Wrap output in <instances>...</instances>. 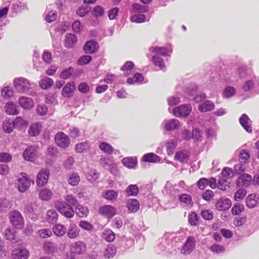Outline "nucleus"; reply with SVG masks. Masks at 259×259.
<instances>
[{
    "label": "nucleus",
    "instance_id": "4468645a",
    "mask_svg": "<svg viewBox=\"0 0 259 259\" xmlns=\"http://www.w3.org/2000/svg\"><path fill=\"white\" fill-rule=\"evenodd\" d=\"M190 156V153L186 150H179L176 153L174 159L181 163L187 162Z\"/></svg>",
    "mask_w": 259,
    "mask_h": 259
},
{
    "label": "nucleus",
    "instance_id": "e433bc0d",
    "mask_svg": "<svg viewBox=\"0 0 259 259\" xmlns=\"http://www.w3.org/2000/svg\"><path fill=\"white\" fill-rule=\"evenodd\" d=\"M90 149V144L88 142L77 144L75 146V151L77 153H83Z\"/></svg>",
    "mask_w": 259,
    "mask_h": 259
},
{
    "label": "nucleus",
    "instance_id": "bb28decb",
    "mask_svg": "<svg viewBox=\"0 0 259 259\" xmlns=\"http://www.w3.org/2000/svg\"><path fill=\"white\" fill-rule=\"evenodd\" d=\"M58 219V214L55 209H50L46 213V220L50 223H54Z\"/></svg>",
    "mask_w": 259,
    "mask_h": 259
},
{
    "label": "nucleus",
    "instance_id": "a211bd4d",
    "mask_svg": "<svg viewBox=\"0 0 259 259\" xmlns=\"http://www.w3.org/2000/svg\"><path fill=\"white\" fill-rule=\"evenodd\" d=\"M231 201L229 199L222 198L217 201L216 207L220 210H226L231 207Z\"/></svg>",
    "mask_w": 259,
    "mask_h": 259
},
{
    "label": "nucleus",
    "instance_id": "ea45409f",
    "mask_svg": "<svg viewBox=\"0 0 259 259\" xmlns=\"http://www.w3.org/2000/svg\"><path fill=\"white\" fill-rule=\"evenodd\" d=\"M118 195V192L113 190L105 191L103 193L104 197L105 199L111 201L115 200L117 199Z\"/></svg>",
    "mask_w": 259,
    "mask_h": 259
},
{
    "label": "nucleus",
    "instance_id": "4be33fe9",
    "mask_svg": "<svg viewBox=\"0 0 259 259\" xmlns=\"http://www.w3.org/2000/svg\"><path fill=\"white\" fill-rule=\"evenodd\" d=\"M127 207L131 212H136L139 209V202L136 199H129L127 201Z\"/></svg>",
    "mask_w": 259,
    "mask_h": 259
},
{
    "label": "nucleus",
    "instance_id": "0e129e2a",
    "mask_svg": "<svg viewBox=\"0 0 259 259\" xmlns=\"http://www.w3.org/2000/svg\"><path fill=\"white\" fill-rule=\"evenodd\" d=\"M73 68L70 67L63 70L60 74V77L63 79H67L70 77L73 73Z\"/></svg>",
    "mask_w": 259,
    "mask_h": 259
},
{
    "label": "nucleus",
    "instance_id": "b1692460",
    "mask_svg": "<svg viewBox=\"0 0 259 259\" xmlns=\"http://www.w3.org/2000/svg\"><path fill=\"white\" fill-rule=\"evenodd\" d=\"M2 128L6 133H11L15 128L13 120L10 119H5L3 122Z\"/></svg>",
    "mask_w": 259,
    "mask_h": 259
},
{
    "label": "nucleus",
    "instance_id": "79ce46f5",
    "mask_svg": "<svg viewBox=\"0 0 259 259\" xmlns=\"http://www.w3.org/2000/svg\"><path fill=\"white\" fill-rule=\"evenodd\" d=\"M80 181V177L77 173L70 174L68 179L69 184L73 186L77 185Z\"/></svg>",
    "mask_w": 259,
    "mask_h": 259
},
{
    "label": "nucleus",
    "instance_id": "cd10ccee",
    "mask_svg": "<svg viewBox=\"0 0 259 259\" xmlns=\"http://www.w3.org/2000/svg\"><path fill=\"white\" fill-rule=\"evenodd\" d=\"M42 248L48 254H53L57 250V246L50 241L45 242Z\"/></svg>",
    "mask_w": 259,
    "mask_h": 259
},
{
    "label": "nucleus",
    "instance_id": "473e14b6",
    "mask_svg": "<svg viewBox=\"0 0 259 259\" xmlns=\"http://www.w3.org/2000/svg\"><path fill=\"white\" fill-rule=\"evenodd\" d=\"M258 198L255 194L249 195L246 199V205L250 208H253L257 204Z\"/></svg>",
    "mask_w": 259,
    "mask_h": 259
},
{
    "label": "nucleus",
    "instance_id": "052dcab7",
    "mask_svg": "<svg viewBox=\"0 0 259 259\" xmlns=\"http://www.w3.org/2000/svg\"><path fill=\"white\" fill-rule=\"evenodd\" d=\"M231 210L234 215H238L242 212L244 211V207L243 205L240 203H237L233 206Z\"/></svg>",
    "mask_w": 259,
    "mask_h": 259
},
{
    "label": "nucleus",
    "instance_id": "f8f14e48",
    "mask_svg": "<svg viewBox=\"0 0 259 259\" xmlns=\"http://www.w3.org/2000/svg\"><path fill=\"white\" fill-rule=\"evenodd\" d=\"M75 89L74 82H67L62 90V96L65 98H70L73 95Z\"/></svg>",
    "mask_w": 259,
    "mask_h": 259
},
{
    "label": "nucleus",
    "instance_id": "412c9836",
    "mask_svg": "<svg viewBox=\"0 0 259 259\" xmlns=\"http://www.w3.org/2000/svg\"><path fill=\"white\" fill-rule=\"evenodd\" d=\"M165 146L167 154L172 155L177 146V143L172 139H169L165 142Z\"/></svg>",
    "mask_w": 259,
    "mask_h": 259
},
{
    "label": "nucleus",
    "instance_id": "c9c22d12",
    "mask_svg": "<svg viewBox=\"0 0 259 259\" xmlns=\"http://www.w3.org/2000/svg\"><path fill=\"white\" fill-rule=\"evenodd\" d=\"M54 81L52 79L46 77L39 81L40 87L43 90H47L51 88L53 84Z\"/></svg>",
    "mask_w": 259,
    "mask_h": 259
},
{
    "label": "nucleus",
    "instance_id": "338daca9",
    "mask_svg": "<svg viewBox=\"0 0 259 259\" xmlns=\"http://www.w3.org/2000/svg\"><path fill=\"white\" fill-rule=\"evenodd\" d=\"M179 200L181 202L186 203L187 205L192 204V199L190 195L184 194L179 196Z\"/></svg>",
    "mask_w": 259,
    "mask_h": 259
},
{
    "label": "nucleus",
    "instance_id": "09e8293b",
    "mask_svg": "<svg viewBox=\"0 0 259 259\" xmlns=\"http://www.w3.org/2000/svg\"><path fill=\"white\" fill-rule=\"evenodd\" d=\"M116 253V247L113 245L108 246L105 250L104 256L106 258L113 257Z\"/></svg>",
    "mask_w": 259,
    "mask_h": 259
},
{
    "label": "nucleus",
    "instance_id": "6e6d98bb",
    "mask_svg": "<svg viewBox=\"0 0 259 259\" xmlns=\"http://www.w3.org/2000/svg\"><path fill=\"white\" fill-rule=\"evenodd\" d=\"M246 194V191L245 189L240 188L238 189L234 194V199L236 201H241Z\"/></svg>",
    "mask_w": 259,
    "mask_h": 259
},
{
    "label": "nucleus",
    "instance_id": "c756f323",
    "mask_svg": "<svg viewBox=\"0 0 259 259\" xmlns=\"http://www.w3.org/2000/svg\"><path fill=\"white\" fill-rule=\"evenodd\" d=\"M53 231L57 236L62 237L66 233V228L64 225L61 224H57L53 227Z\"/></svg>",
    "mask_w": 259,
    "mask_h": 259
},
{
    "label": "nucleus",
    "instance_id": "dca6fc26",
    "mask_svg": "<svg viewBox=\"0 0 259 259\" xmlns=\"http://www.w3.org/2000/svg\"><path fill=\"white\" fill-rule=\"evenodd\" d=\"M98 44L96 41L91 40L85 43L83 49L87 53L93 54L98 51Z\"/></svg>",
    "mask_w": 259,
    "mask_h": 259
},
{
    "label": "nucleus",
    "instance_id": "a878e982",
    "mask_svg": "<svg viewBox=\"0 0 259 259\" xmlns=\"http://www.w3.org/2000/svg\"><path fill=\"white\" fill-rule=\"evenodd\" d=\"M122 163L127 168H135L137 164L136 158L134 157H124L122 160Z\"/></svg>",
    "mask_w": 259,
    "mask_h": 259
},
{
    "label": "nucleus",
    "instance_id": "a19ab883",
    "mask_svg": "<svg viewBox=\"0 0 259 259\" xmlns=\"http://www.w3.org/2000/svg\"><path fill=\"white\" fill-rule=\"evenodd\" d=\"M5 110L6 113L9 115H17L18 114L15 105L12 102H8L6 104Z\"/></svg>",
    "mask_w": 259,
    "mask_h": 259
},
{
    "label": "nucleus",
    "instance_id": "7ed1b4c3",
    "mask_svg": "<svg viewBox=\"0 0 259 259\" xmlns=\"http://www.w3.org/2000/svg\"><path fill=\"white\" fill-rule=\"evenodd\" d=\"M9 219L12 225L17 229H22L24 226V220L21 213L18 211L10 212Z\"/></svg>",
    "mask_w": 259,
    "mask_h": 259
},
{
    "label": "nucleus",
    "instance_id": "de8ad7c7",
    "mask_svg": "<svg viewBox=\"0 0 259 259\" xmlns=\"http://www.w3.org/2000/svg\"><path fill=\"white\" fill-rule=\"evenodd\" d=\"M127 196H136L139 192V188L136 185H130L125 190Z\"/></svg>",
    "mask_w": 259,
    "mask_h": 259
},
{
    "label": "nucleus",
    "instance_id": "69168bd1",
    "mask_svg": "<svg viewBox=\"0 0 259 259\" xmlns=\"http://www.w3.org/2000/svg\"><path fill=\"white\" fill-rule=\"evenodd\" d=\"M208 180L206 178H200L197 182V185L199 189H204L208 185Z\"/></svg>",
    "mask_w": 259,
    "mask_h": 259
},
{
    "label": "nucleus",
    "instance_id": "f704fd0d",
    "mask_svg": "<svg viewBox=\"0 0 259 259\" xmlns=\"http://www.w3.org/2000/svg\"><path fill=\"white\" fill-rule=\"evenodd\" d=\"M198 108L201 112L210 111L214 109V105L211 101H207L200 105Z\"/></svg>",
    "mask_w": 259,
    "mask_h": 259
},
{
    "label": "nucleus",
    "instance_id": "3c124183",
    "mask_svg": "<svg viewBox=\"0 0 259 259\" xmlns=\"http://www.w3.org/2000/svg\"><path fill=\"white\" fill-rule=\"evenodd\" d=\"M15 127L21 128L26 127L28 123L21 117H17L14 120H13Z\"/></svg>",
    "mask_w": 259,
    "mask_h": 259
},
{
    "label": "nucleus",
    "instance_id": "aec40b11",
    "mask_svg": "<svg viewBox=\"0 0 259 259\" xmlns=\"http://www.w3.org/2000/svg\"><path fill=\"white\" fill-rule=\"evenodd\" d=\"M142 160L146 162L157 163L160 162L161 158L153 153H149L143 156Z\"/></svg>",
    "mask_w": 259,
    "mask_h": 259
},
{
    "label": "nucleus",
    "instance_id": "f257e3e1",
    "mask_svg": "<svg viewBox=\"0 0 259 259\" xmlns=\"http://www.w3.org/2000/svg\"><path fill=\"white\" fill-rule=\"evenodd\" d=\"M55 206L58 211L65 217L69 219L73 217L74 215L73 209L65 201H56Z\"/></svg>",
    "mask_w": 259,
    "mask_h": 259
},
{
    "label": "nucleus",
    "instance_id": "2f4dec72",
    "mask_svg": "<svg viewBox=\"0 0 259 259\" xmlns=\"http://www.w3.org/2000/svg\"><path fill=\"white\" fill-rule=\"evenodd\" d=\"M102 238L107 242H112L115 239V234L110 229H105L102 234Z\"/></svg>",
    "mask_w": 259,
    "mask_h": 259
},
{
    "label": "nucleus",
    "instance_id": "e2e57ef3",
    "mask_svg": "<svg viewBox=\"0 0 259 259\" xmlns=\"http://www.w3.org/2000/svg\"><path fill=\"white\" fill-rule=\"evenodd\" d=\"M91 60L92 57L90 56L83 55L78 59L77 63L79 65H84L89 63Z\"/></svg>",
    "mask_w": 259,
    "mask_h": 259
},
{
    "label": "nucleus",
    "instance_id": "c03bdc74",
    "mask_svg": "<svg viewBox=\"0 0 259 259\" xmlns=\"http://www.w3.org/2000/svg\"><path fill=\"white\" fill-rule=\"evenodd\" d=\"M230 182L228 179L221 177L219 180L218 187L223 191L226 190L229 188Z\"/></svg>",
    "mask_w": 259,
    "mask_h": 259
},
{
    "label": "nucleus",
    "instance_id": "9b49d317",
    "mask_svg": "<svg viewBox=\"0 0 259 259\" xmlns=\"http://www.w3.org/2000/svg\"><path fill=\"white\" fill-rule=\"evenodd\" d=\"M116 209L114 207L110 205H105L99 208V212L100 214L111 218L116 214Z\"/></svg>",
    "mask_w": 259,
    "mask_h": 259
},
{
    "label": "nucleus",
    "instance_id": "ddd939ff",
    "mask_svg": "<svg viewBox=\"0 0 259 259\" xmlns=\"http://www.w3.org/2000/svg\"><path fill=\"white\" fill-rule=\"evenodd\" d=\"M53 195L52 191L48 188H44L41 189L38 192L39 198L44 201H50Z\"/></svg>",
    "mask_w": 259,
    "mask_h": 259
},
{
    "label": "nucleus",
    "instance_id": "2eb2a0df",
    "mask_svg": "<svg viewBox=\"0 0 259 259\" xmlns=\"http://www.w3.org/2000/svg\"><path fill=\"white\" fill-rule=\"evenodd\" d=\"M252 177L250 175L243 174L239 177L237 182V185L239 187H246L249 186Z\"/></svg>",
    "mask_w": 259,
    "mask_h": 259
},
{
    "label": "nucleus",
    "instance_id": "f3484780",
    "mask_svg": "<svg viewBox=\"0 0 259 259\" xmlns=\"http://www.w3.org/2000/svg\"><path fill=\"white\" fill-rule=\"evenodd\" d=\"M20 106L25 109H31L34 106L33 100L29 97H21L19 99Z\"/></svg>",
    "mask_w": 259,
    "mask_h": 259
},
{
    "label": "nucleus",
    "instance_id": "603ef678",
    "mask_svg": "<svg viewBox=\"0 0 259 259\" xmlns=\"http://www.w3.org/2000/svg\"><path fill=\"white\" fill-rule=\"evenodd\" d=\"M5 238L9 241H15V234L13 230L9 228H7L4 233Z\"/></svg>",
    "mask_w": 259,
    "mask_h": 259
},
{
    "label": "nucleus",
    "instance_id": "7c9ffc66",
    "mask_svg": "<svg viewBox=\"0 0 259 259\" xmlns=\"http://www.w3.org/2000/svg\"><path fill=\"white\" fill-rule=\"evenodd\" d=\"M240 123L243 128L248 132H251L252 128L249 125L250 119L245 114L242 115L239 119Z\"/></svg>",
    "mask_w": 259,
    "mask_h": 259
},
{
    "label": "nucleus",
    "instance_id": "c85d7f7f",
    "mask_svg": "<svg viewBox=\"0 0 259 259\" xmlns=\"http://www.w3.org/2000/svg\"><path fill=\"white\" fill-rule=\"evenodd\" d=\"M75 212L80 218H84L89 214V210L87 206L78 204L76 207Z\"/></svg>",
    "mask_w": 259,
    "mask_h": 259
},
{
    "label": "nucleus",
    "instance_id": "5701e85b",
    "mask_svg": "<svg viewBox=\"0 0 259 259\" xmlns=\"http://www.w3.org/2000/svg\"><path fill=\"white\" fill-rule=\"evenodd\" d=\"M41 124L39 123L36 122L32 124L28 130V134L31 136H36L38 135L41 130Z\"/></svg>",
    "mask_w": 259,
    "mask_h": 259
},
{
    "label": "nucleus",
    "instance_id": "393cba45",
    "mask_svg": "<svg viewBox=\"0 0 259 259\" xmlns=\"http://www.w3.org/2000/svg\"><path fill=\"white\" fill-rule=\"evenodd\" d=\"M180 126V123L179 120L177 119H172L165 124V128L168 131H172L178 128Z\"/></svg>",
    "mask_w": 259,
    "mask_h": 259
},
{
    "label": "nucleus",
    "instance_id": "f03ea898",
    "mask_svg": "<svg viewBox=\"0 0 259 259\" xmlns=\"http://www.w3.org/2000/svg\"><path fill=\"white\" fill-rule=\"evenodd\" d=\"M17 181L18 190L20 193L25 192L31 186V180L28 175L25 172L20 173Z\"/></svg>",
    "mask_w": 259,
    "mask_h": 259
},
{
    "label": "nucleus",
    "instance_id": "423d86ee",
    "mask_svg": "<svg viewBox=\"0 0 259 259\" xmlns=\"http://www.w3.org/2000/svg\"><path fill=\"white\" fill-rule=\"evenodd\" d=\"M50 176V171L48 169H42L37 174L36 179V183L38 187L46 186Z\"/></svg>",
    "mask_w": 259,
    "mask_h": 259
},
{
    "label": "nucleus",
    "instance_id": "5fc2aeb1",
    "mask_svg": "<svg viewBox=\"0 0 259 259\" xmlns=\"http://www.w3.org/2000/svg\"><path fill=\"white\" fill-rule=\"evenodd\" d=\"M152 61L155 66L159 67L160 69L162 70L165 68L163 60L160 57L157 56H154L152 57Z\"/></svg>",
    "mask_w": 259,
    "mask_h": 259
},
{
    "label": "nucleus",
    "instance_id": "680f3d73",
    "mask_svg": "<svg viewBox=\"0 0 259 259\" xmlns=\"http://www.w3.org/2000/svg\"><path fill=\"white\" fill-rule=\"evenodd\" d=\"M79 226L84 230L92 231L94 227L92 224L85 221H81L79 223Z\"/></svg>",
    "mask_w": 259,
    "mask_h": 259
},
{
    "label": "nucleus",
    "instance_id": "1a4fd4ad",
    "mask_svg": "<svg viewBox=\"0 0 259 259\" xmlns=\"http://www.w3.org/2000/svg\"><path fill=\"white\" fill-rule=\"evenodd\" d=\"M30 255L29 251L25 248H16L12 251L13 259H27Z\"/></svg>",
    "mask_w": 259,
    "mask_h": 259
},
{
    "label": "nucleus",
    "instance_id": "6ab92c4d",
    "mask_svg": "<svg viewBox=\"0 0 259 259\" xmlns=\"http://www.w3.org/2000/svg\"><path fill=\"white\" fill-rule=\"evenodd\" d=\"M77 41V36L73 34H67L64 40V46L67 48H72Z\"/></svg>",
    "mask_w": 259,
    "mask_h": 259
},
{
    "label": "nucleus",
    "instance_id": "37998d69",
    "mask_svg": "<svg viewBox=\"0 0 259 259\" xmlns=\"http://www.w3.org/2000/svg\"><path fill=\"white\" fill-rule=\"evenodd\" d=\"M236 93V89L231 86H228L224 89L222 96L225 98H230L233 96Z\"/></svg>",
    "mask_w": 259,
    "mask_h": 259
},
{
    "label": "nucleus",
    "instance_id": "a18cd8bd",
    "mask_svg": "<svg viewBox=\"0 0 259 259\" xmlns=\"http://www.w3.org/2000/svg\"><path fill=\"white\" fill-rule=\"evenodd\" d=\"M188 222L192 226H196L199 224V217L195 212H192L188 216Z\"/></svg>",
    "mask_w": 259,
    "mask_h": 259
},
{
    "label": "nucleus",
    "instance_id": "4c0bfd02",
    "mask_svg": "<svg viewBox=\"0 0 259 259\" xmlns=\"http://www.w3.org/2000/svg\"><path fill=\"white\" fill-rule=\"evenodd\" d=\"M99 149L103 152L110 155L112 154L114 151V148L107 143L102 142L99 145Z\"/></svg>",
    "mask_w": 259,
    "mask_h": 259
},
{
    "label": "nucleus",
    "instance_id": "774afa93",
    "mask_svg": "<svg viewBox=\"0 0 259 259\" xmlns=\"http://www.w3.org/2000/svg\"><path fill=\"white\" fill-rule=\"evenodd\" d=\"M197 91V87L195 85H192L190 87L187 88L185 90V93L186 95L189 97L194 96Z\"/></svg>",
    "mask_w": 259,
    "mask_h": 259
},
{
    "label": "nucleus",
    "instance_id": "58836bf2",
    "mask_svg": "<svg viewBox=\"0 0 259 259\" xmlns=\"http://www.w3.org/2000/svg\"><path fill=\"white\" fill-rule=\"evenodd\" d=\"M151 51L156 54L161 55L163 56H166L171 53V50H168L165 47H153L151 48Z\"/></svg>",
    "mask_w": 259,
    "mask_h": 259
},
{
    "label": "nucleus",
    "instance_id": "bf43d9fd",
    "mask_svg": "<svg viewBox=\"0 0 259 259\" xmlns=\"http://www.w3.org/2000/svg\"><path fill=\"white\" fill-rule=\"evenodd\" d=\"M146 17L144 14H137L131 17V21L132 22L143 23L145 21Z\"/></svg>",
    "mask_w": 259,
    "mask_h": 259
},
{
    "label": "nucleus",
    "instance_id": "20e7f679",
    "mask_svg": "<svg viewBox=\"0 0 259 259\" xmlns=\"http://www.w3.org/2000/svg\"><path fill=\"white\" fill-rule=\"evenodd\" d=\"M56 144L62 148H66L70 144V141L69 137L63 132H59L57 133L55 137Z\"/></svg>",
    "mask_w": 259,
    "mask_h": 259
},
{
    "label": "nucleus",
    "instance_id": "6e6552de",
    "mask_svg": "<svg viewBox=\"0 0 259 259\" xmlns=\"http://www.w3.org/2000/svg\"><path fill=\"white\" fill-rule=\"evenodd\" d=\"M191 111L190 105L184 104L175 108L173 110V114L178 117H184L187 116Z\"/></svg>",
    "mask_w": 259,
    "mask_h": 259
},
{
    "label": "nucleus",
    "instance_id": "72a5a7b5",
    "mask_svg": "<svg viewBox=\"0 0 259 259\" xmlns=\"http://www.w3.org/2000/svg\"><path fill=\"white\" fill-rule=\"evenodd\" d=\"M68 237L70 239L75 238L79 235V230L75 224H71L67 232Z\"/></svg>",
    "mask_w": 259,
    "mask_h": 259
},
{
    "label": "nucleus",
    "instance_id": "4d7b16f0",
    "mask_svg": "<svg viewBox=\"0 0 259 259\" xmlns=\"http://www.w3.org/2000/svg\"><path fill=\"white\" fill-rule=\"evenodd\" d=\"M144 79L143 76L141 73H136L132 78H129L127 80V82L130 84H133L139 81H142Z\"/></svg>",
    "mask_w": 259,
    "mask_h": 259
},
{
    "label": "nucleus",
    "instance_id": "9d476101",
    "mask_svg": "<svg viewBox=\"0 0 259 259\" xmlns=\"http://www.w3.org/2000/svg\"><path fill=\"white\" fill-rule=\"evenodd\" d=\"M36 152L37 148L36 147L33 146L28 147L23 152L24 159L29 161H34L37 157Z\"/></svg>",
    "mask_w": 259,
    "mask_h": 259
},
{
    "label": "nucleus",
    "instance_id": "39448f33",
    "mask_svg": "<svg viewBox=\"0 0 259 259\" xmlns=\"http://www.w3.org/2000/svg\"><path fill=\"white\" fill-rule=\"evenodd\" d=\"M15 89L19 92L24 93L30 88L29 82L23 77L15 78L13 80Z\"/></svg>",
    "mask_w": 259,
    "mask_h": 259
},
{
    "label": "nucleus",
    "instance_id": "8fccbe9b",
    "mask_svg": "<svg viewBox=\"0 0 259 259\" xmlns=\"http://www.w3.org/2000/svg\"><path fill=\"white\" fill-rule=\"evenodd\" d=\"M234 176L233 169L230 167H225L221 172V177L230 179Z\"/></svg>",
    "mask_w": 259,
    "mask_h": 259
},
{
    "label": "nucleus",
    "instance_id": "864d4df0",
    "mask_svg": "<svg viewBox=\"0 0 259 259\" xmlns=\"http://www.w3.org/2000/svg\"><path fill=\"white\" fill-rule=\"evenodd\" d=\"M132 10L134 13H144L148 11V7L135 3L132 5Z\"/></svg>",
    "mask_w": 259,
    "mask_h": 259
},
{
    "label": "nucleus",
    "instance_id": "49530a36",
    "mask_svg": "<svg viewBox=\"0 0 259 259\" xmlns=\"http://www.w3.org/2000/svg\"><path fill=\"white\" fill-rule=\"evenodd\" d=\"M250 154L246 150H242L239 153V161L241 163H246L249 161Z\"/></svg>",
    "mask_w": 259,
    "mask_h": 259
},
{
    "label": "nucleus",
    "instance_id": "0eeeda50",
    "mask_svg": "<svg viewBox=\"0 0 259 259\" xmlns=\"http://www.w3.org/2000/svg\"><path fill=\"white\" fill-rule=\"evenodd\" d=\"M195 247V240L192 236L187 238L185 244L183 245L181 252L183 254L188 255L191 253Z\"/></svg>",
    "mask_w": 259,
    "mask_h": 259
},
{
    "label": "nucleus",
    "instance_id": "13d9d810",
    "mask_svg": "<svg viewBox=\"0 0 259 259\" xmlns=\"http://www.w3.org/2000/svg\"><path fill=\"white\" fill-rule=\"evenodd\" d=\"M39 236L42 238H48L52 235V232L49 229H43L39 230L37 232Z\"/></svg>",
    "mask_w": 259,
    "mask_h": 259
}]
</instances>
